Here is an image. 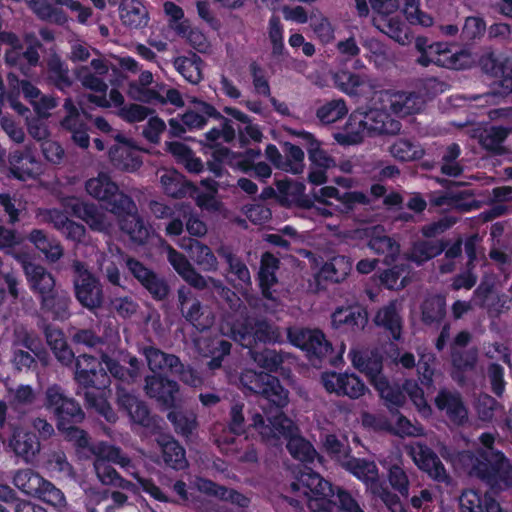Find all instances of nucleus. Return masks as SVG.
Here are the masks:
<instances>
[{"label":"nucleus","mask_w":512,"mask_h":512,"mask_svg":"<svg viewBox=\"0 0 512 512\" xmlns=\"http://www.w3.org/2000/svg\"><path fill=\"white\" fill-rule=\"evenodd\" d=\"M130 422L133 425H139L147 430L151 435H156L162 430L163 420L152 415L149 407L142 401H138L130 393Z\"/></svg>","instance_id":"nucleus-26"},{"label":"nucleus","mask_w":512,"mask_h":512,"mask_svg":"<svg viewBox=\"0 0 512 512\" xmlns=\"http://www.w3.org/2000/svg\"><path fill=\"white\" fill-rule=\"evenodd\" d=\"M195 110H188L181 116V121L188 129L203 128L207 118L220 119L223 115L210 103L194 98Z\"/></svg>","instance_id":"nucleus-30"},{"label":"nucleus","mask_w":512,"mask_h":512,"mask_svg":"<svg viewBox=\"0 0 512 512\" xmlns=\"http://www.w3.org/2000/svg\"><path fill=\"white\" fill-rule=\"evenodd\" d=\"M373 323L389 340H402L404 320L397 301L391 300L379 307L373 317Z\"/></svg>","instance_id":"nucleus-15"},{"label":"nucleus","mask_w":512,"mask_h":512,"mask_svg":"<svg viewBox=\"0 0 512 512\" xmlns=\"http://www.w3.org/2000/svg\"><path fill=\"white\" fill-rule=\"evenodd\" d=\"M240 383L246 395L253 394L262 412H249L253 427L264 439L288 440L298 433L297 426L286 416L283 409L289 402V392L280 380L267 372L246 369L240 375Z\"/></svg>","instance_id":"nucleus-1"},{"label":"nucleus","mask_w":512,"mask_h":512,"mask_svg":"<svg viewBox=\"0 0 512 512\" xmlns=\"http://www.w3.org/2000/svg\"><path fill=\"white\" fill-rule=\"evenodd\" d=\"M446 248V244L440 240H421L415 242L411 248L410 259L421 265L440 255Z\"/></svg>","instance_id":"nucleus-44"},{"label":"nucleus","mask_w":512,"mask_h":512,"mask_svg":"<svg viewBox=\"0 0 512 512\" xmlns=\"http://www.w3.org/2000/svg\"><path fill=\"white\" fill-rule=\"evenodd\" d=\"M85 402L88 408H93L109 423H115L117 414L111 407L110 403L104 396V391H90L86 389L84 392Z\"/></svg>","instance_id":"nucleus-54"},{"label":"nucleus","mask_w":512,"mask_h":512,"mask_svg":"<svg viewBox=\"0 0 512 512\" xmlns=\"http://www.w3.org/2000/svg\"><path fill=\"white\" fill-rule=\"evenodd\" d=\"M369 248L376 254L385 255V263L391 264L400 253V244L387 235L372 236L368 241Z\"/></svg>","instance_id":"nucleus-53"},{"label":"nucleus","mask_w":512,"mask_h":512,"mask_svg":"<svg viewBox=\"0 0 512 512\" xmlns=\"http://www.w3.org/2000/svg\"><path fill=\"white\" fill-rule=\"evenodd\" d=\"M482 449L471 457L470 475L487 484L491 489L512 487V464L503 452L495 450V438L491 433H482Z\"/></svg>","instance_id":"nucleus-4"},{"label":"nucleus","mask_w":512,"mask_h":512,"mask_svg":"<svg viewBox=\"0 0 512 512\" xmlns=\"http://www.w3.org/2000/svg\"><path fill=\"white\" fill-rule=\"evenodd\" d=\"M434 403L453 424L462 426L468 421V409L458 391L442 388L438 391Z\"/></svg>","instance_id":"nucleus-18"},{"label":"nucleus","mask_w":512,"mask_h":512,"mask_svg":"<svg viewBox=\"0 0 512 512\" xmlns=\"http://www.w3.org/2000/svg\"><path fill=\"white\" fill-rule=\"evenodd\" d=\"M446 316V298L435 294L426 297L421 304V320L425 325L440 324Z\"/></svg>","instance_id":"nucleus-39"},{"label":"nucleus","mask_w":512,"mask_h":512,"mask_svg":"<svg viewBox=\"0 0 512 512\" xmlns=\"http://www.w3.org/2000/svg\"><path fill=\"white\" fill-rule=\"evenodd\" d=\"M347 470L361 480L372 493L382 482L376 463L364 458H352L346 464Z\"/></svg>","instance_id":"nucleus-28"},{"label":"nucleus","mask_w":512,"mask_h":512,"mask_svg":"<svg viewBox=\"0 0 512 512\" xmlns=\"http://www.w3.org/2000/svg\"><path fill=\"white\" fill-rule=\"evenodd\" d=\"M10 445L17 455L25 458L35 456L40 450L38 438L31 432L14 433Z\"/></svg>","instance_id":"nucleus-50"},{"label":"nucleus","mask_w":512,"mask_h":512,"mask_svg":"<svg viewBox=\"0 0 512 512\" xmlns=\"http://www.w3.org/2000/svg\"><path fill=\"white\" fill-rule=\"evenodd\" d=\"M69 207L72 214L83 220L93 231L104 232L110 226L106 215L94 203L73 199Z\"/></svg>","instance_id":"nucleus-23"},{"label":"nucleus","mask_w":512,"mask_h":512,"mask_svg":"<svg viewBox=\"0 0 512 512\" xmlns=\"http://www.w3.org/2000/svg\"><path fill=\"white\" fill-rule=\"evenodd\" d=\"M144 355L149 369L152 372L168 371L180 364V358L174 354H167L162 350L149 346L144 349Z\"/></svg>","instance_id":"nucleus-45"},{"label":"nucleus","mask_w":512,"mask_h":512,"mask_svg":"<svg viewBox=\"0 0 512 512\" xmlns=\"http://www.w3.org/2000/svg\"><path fill=\"white\" fill-rule=\"evenodd\" d=\"M85 188L89 195L101 202L105 210L120 218V229L128 234V195L121 192L117 184L105 173L89 179Z\"/></svg>","instance_id":"nucleus-6"},{"label":"nucleus","mask_w":512,"mask_h":512,"mask_svg":"<svg viewBox=\"0 0 512 512\" xmlns=\"http://www.w3.org/2000/svg\"><path fill=\"white\" fill-rule=\"evenodd\" d=\"M44 478L31 468L19 469L13 476V484L28 496L36 498Z\"/></svg>","instance_id":"nucleus-43"},{"label":"nucleus","mask_w":512,"mask_h":512,"mask_svg":"<svg viewBox=\"0 0 512 512\" xmlns=\"http://www.w3.org/2000/svg\"><path fill=\"white\" fill-rule=\"evenodd\" d=\"M415 48L420 54L416 62L422 67H428L431 64L436 65V58L443 52L444 42H431L425 36H417Z\"/></svg>","instance_id":"nucleus-48"},{"label":"nucleus","mask_w":512,"mask_h":512,"mask_svg":"<svg viewBox=\"0 0 512 512\" xmlns=\"http://www.w3.org/2000/svg\"><path fill=\"white\" fill-rule=\"evenodd\" d=\"M424 103L423 97L415 92H396L390 96V110L400 117L419 113Z\"/></svg>","instance_id":"nucleus-33"},{"label":"nucleus","mask_w":512,"mask_h":512,"mask_svg":"<svg viewBox=\"0 0 512 512\" xmlns=\"http://www.w3.org/2000/svg\"><path fill=\"white\" fill-rule=\"evenodd\" d=\"M75 296L79 303L89 309L101 307L103 303L102 286L82 261L73 262Z\"/></svg>","instance_id":"nucleus-10"},{"label":"nucleus","mask_w":512,"mask_h":512,"mask_svg":"<svg viewBox=\"0 0 512 512\" xmlns=\"http://www.w3.org/2000/svg\"><path fill=\"white\" fill-rule=\"evenodd\" d=\"M23 271L30 290L37 295L39 301L42 296H47L57 289L54 276L42 265L31 261L24 262Z\"/></svg>","instance_id":"nucleus-20"},{"label":"nucleus","mask_w":512,"mask_h":512,"mask_svg":"<svg viewBox=\"0 0 512 512\" xmlns=\"http://www.w3.org/2000/svg\"><path fill=\"white\" fill-rule=\"evenodd\" d=\"M39 393L28 384L9 389V404L15 411H28L37 407Z\"/></svg>","instance_id":"nucleus-40"},{"label":"nucleus","mask_w":512,"mask_h":512,"mask_svg":"<svg viewBox=\"0 0 512 512\" xmlns=\"http://www.w3.org/2000/svg\"><path fill=\"white\" fill-rule=\"evenodd\" d=\"M286 448L295 460L303 463H312L317 454L314 446L298 433L287 440Z\"/></svg>","instance_id":"nucleus-49"},{"label":"nucleus","mask_w":512,"mask_h":512,"mask_svg":"<svg viewBox=\"0 0 512 512\" xmlns=\"http://www.w3.org/2000/svg\"><path fill=\"white\" fill-rule=\"evenodd\" d=\"M217 254L227 263L230 274L234 275L243 284H251V276L247 265L229 247L221 246L217 249Z\"/></svg>","instance_id":"nucleus-47"},{"label":"nucleus","mask_w":512,"mask_h":512,"mask_svg":"<svg viewBox=\"0 0 512 512\" xmlns=\"http://www.w3.org/2000/svg\"><path fill=\"white\" fill-rule=\"evenodd\" d=\"M443 52L436 58V66L447 69L463 70L469 67L470 54L464 50L453 52L447 43H444Z\"/></svg>","instance_id":"nucleus-51"},{"label":"nucleus","mask_w":512,"mask_h":512,"mask_svg":"<svg viewBox=\"0 0 512 512\" xmlns=\"http://www.w3.org/2000/svg\"><path fill=\"white\" fill-rule=\"evenodd\" d=\"M46 74L48 82L58 90L64 91L73 84L67 64L62 61L57 53H53L48 58Z\"/></svg>","instance_id":"nucleus-35"},{"label":"nucleus","mask_w":512,"mask_h":512,"mask_svg":"<svg viewBox=\"0 0 512 512\" xmlns=\"http://www.w3.org/2000/svg\"><path fill=\"white\" fill-rule=\"evenodd\" d=\"M406 271V265H394L391 268L381 271L378 275L380 284L389 290H399L405 287V278L402 277Z\"/></svg>","instance_id":"nucleus-62"},{"label":"nucleus","mask_w":512,"mask_h":512,"mask_svg":"<svg viewBox=\"0 0 512 512\" xmlns=\"http://www.w3.org/2000/svg\"><path fill=\"white\" fill-rule=\"evenodd\" d=\"M75 361V380L79 387L104 391L111 384V376L119 381L116 386L117 403L120 409L128 412V389L125 382L128 369L106 354L101 355L100 361L92 355L83 353Z\"/></svg>","instance_id":"nucleus-2"},{"label":"nucleus","mask_w":512,"mask_h":512,"mask_svg":"<svg viewBox=\"0 0 512 512\" xmlns=\"http://www.w3.org/2000/svg\"><path fill=\"white\" fill-rule=\"evenodd\" d=\"M301 487L308 508L314 512H364L350 492L332 485L312 469L302 472L291 484L293 491Z\"/></svg>","instance_id":"nucleus-3"},{"label":"nucleus","mask_w":512,"mask_h":512,"mask_svg":"<svg viewBox=\"0 0 512 512\" xmlns=\"http://www.w3.org/2000/svg\"><path fill=\"white\" fill-rule=\"evenodd\" d=\"M145 392L150 398H154L162 409H170L175 407L179 385L166 376L154 374L145 378Z\"/></svg>","instance_id":"nucleus-16"},{"label":"nucleus","mask_w":512,"mask_h":512,"mask_svg":"<svg viewBox=\"0 0 512 512\" xmlns=\"http://www.w3.org/2000/svg\"><path fill=\"white\" fill-rule=\"evenodd\" d=\"M351 271L349 257L336 255L322 266L320 273L324 279L334 283H340L346 279Z\"/></svg>","instance_id":"nucleus-42"},{"label":"nucleus","mask_w":512,"mask_h":512,"mask_svg":"<svg viewBox=\"0 0 512 512\" xmlns=\"http://www.w3.org/2000/svg\"><path fill=\"white\" fill-rule=\"evenodd\" d=\"M40 310L53 320L64 321L71 316L70 305L72 299L70 293L63 289H56L47 296H42L39 301Z\"/></svg>","instance_id":"nucleus-21"},{"label":"nucleus","mask_w":512,"mask_h":512,"mask_svg":"<svg viewBox=\"0 0 512 512\" xmlns=\"http://www.w3.org/2000/svg\"><path fill=\"white\" fill-rule=\"evenodd\" d=\"M28 240L45 256L50 262L58 261L63 255V247L55 238H49L41 229H33Z\"/></svg>","instance_id":"nucleus-37"},{"label":"nucleus","mask_w":512,"mask_h":512,"mask_svg":"<svg viewBox=\"0 0 512 512\" xmlns=\"http://www.w3.org/2000/svg\"><path fill=\"white\" fill-rule=\"evenodd\" d=\"M268 37L271 43V54L274 58H279L285 53L284 45V27L279 16L271 15L268 22Z\"/></svg>","instance_id":"nucleus-56"},{"label":"nucleus","mask_w":512,"mask_h":512,"mask_svg":"<svg viewBox=\"0 0 512 512\" xmlns=\"http://www.w3.org/2000/svg\"><path fill=\"white\" fill-rule=\"evenodd\" d=\"M352 363L357 370L366 375L372 386L386 377L383 374V358L376 352H371L370 355L355 354Z\"/></svg>","instance_id":"nucleus-34"},{"label":"nucleus","mask_w":512,"mask_h":512,"mask_svg":"<svg viewBox=\"0 0 512 512\" xmlns=\"http://www.w3.org/2000/svg\"><path fill=\"white\" fill-rule=\"evenodd\" d=\"M179 309L185 319L197 330L204 331L210 325L203 319V307L199 300L188 296L184 289L178 290Z\"/></svg>","instance_id":"nucleus-32"},{"label":"nucleus","mask_w":512,"mask_h":512,"mask_svg":"<svg viewBox=\"0 0 512 512\" xmlns=\"http://www.w3.org/2000/svg\"><path fill=\"white\" fill-rule=\"evenodd\" d=\"M279 267L280 260L276 256L270 252L262 254L257 279L262 296L267 300H273L272 287L278 282Z\"/></svg>","instance_id":"nucleus-25"},{"label":"nucleus","mask_w":512,"mask_h":512,"mask_svg":"<svg viewBox=\"0 0 512 512\" xmlns=\"http://www.w3.org/2000/svg\"><path fill=\"white\" fill-rule=\"evenodd\" d=\"M91 452L94 455L95 473L102 484L128 488V481L114 468V464L123 468L128 466V458L121 456L120 448L102 441L94 444Z\"/></svg>","instance_id":"nucleus-8"},{"label":"nucleus","mask_w":512,"mask_h":512,"mask_svg":"<svg viewBox=\"0 0 512 512\" xmlns=\"http://www.w3.org/2000/svg\"><path fill=\"white\" fill-rule=\"evenodd\" d=\"M251 357L257 365L268 372H276L281 367L284 358L274 349L264 348L261 351L249 350Z\"/></svg>","instance_id":"nucleus-57"},{"label":"nucleus","mask_w":512,"mask_h":512,"mask_svg":"<svg viewBox=\"0 0 512 512\" xmlns=\"http://www.w3.org/2000/svg\"><path fill=\"white\" fill-rule=\"evenodd\" d=\"M464 185L462 182L450 181V186L446 192H434L429 202L431 206L457 209L463 212H470L478 208L477 201L473 198L474 193L469 190L453 191L452 187H460Z\"/></svg>","instance_id":"nucleus-17"},{"label":"nucleus","mask_w":512,"mask_h":512,"mask_svg":"<svg viewBox=\"0 0 512 512\" xmlns=\"http://www.w3.org/2000/svg\"><path fill=\"white\" fill-rule=\"evenodd\" d=\"M130 274L140 283L143 289L156 301H166L171 293L167 279L148 268L139 260L130 257Z\"/></svg>","instance_id":"nucleus-12"},{"label":"nucleus","mask_w":512,"mask_h":512,"mask_svg":"<svg viewBox=\"0 0 512 512\" xmlns=\"http://www.w3.org/2000/svg\"><path fill=\"white\" fill-rule=\"evenodd\" d=\"M23 39L26 44V49L24 51L22 50L21 56L27 62L26 70L28 73L31 68L39 66V51L43 49V44L41 43L39 38L32 32L26 33Z\"/></svg>","instance_id":"nucleus-63"},{"label":"nucleus","mask_w":512,"mask_h":512,"mask_svg":"<svg viewBox=\"0 0 512 512\" xmlns=\"http://www.w3.org/2000/svg\"><path fill=\"white\" fill-rule=\"evenodd\" d=\"M379 396L384 400L390 412L398 411L406 402V396L398 384H391L387 377L379 380L374 386Z\"/></svg>","instance_id":"nucleus-41"},{"label":"nucleus","mask_w":512,"mask_h":512,"mask_svg":"<svg viewBox=\"0 0 512 512\" xmlns=\"http://www.w3.org/2000/svg\"><path fill=\"white\" fill-rule=\"evenodd\" d=\"M347 113L346 102L343 99H333L320 106L316 116L323 124H332L343 119Z\"/></svg>","instance_id":"nucleus-55"},{"label":"nucleus","mask_w":512,"mask_h":512,"mask_svg":"<svg viewBox=\"0 0 512 512\" xmlns=\"http://www.w3.org/2000/svg\"><path fill=\"white\" fill-rule=\"evenodd\" d=\"M167 418L172 423L176 433L184 437H189L197 427L196 417L180 410H171L167 414Z\"/></svg>","instance_id":"nucleus-59"},{"label":"nucleus","mask_w":512,"mask_h":512,"mask_svg":"<svg viewBox=\"0 0 512 512\" xmlns=\"http://www.w3.org/2000/svg\"><path fill=\"white\" fill-rule=\"evenodd\" d=\"M403 13L411 25L430 27L433 17L420 9V0H404Z\"/></svg>","instance_id":"nucleus-61"},{"label":"nucleus","mask_w":512,"mask_h":512,"mask_svg":"<svg viewBox=\"0 0 512 512\" xmlns=\"http://www.w3.org/2000/svg\"><path fill=\"white\" fill-rule=\"evenodd\" d=\"M43 405L54 414L58 430L68 440L75 441L81 448L88 447L87 433L77 427L85 418V413L74 398L68 397L61 386L54 384L47 387Z\"/></svg>","instance_id":"nucleus-5"},{"label":"nucleus","mask_w":512,"mask_h":512,"mask_svg":"<svg viewBox=\"0 0 512 512\" xmlns=\"http://www.w3.org/2000/svg\"><path fill=\"white\" fill-rule=\"evenodd\" d=\"M486 32V23L483 18L469 16L465 19L460 38L466 45L481 39Z\"/></svg>","instance_id":"nucleus-58"},{"label":"nucleus","mask_w":512,"mask_h":512,"mask_svg":"<svg viewBox=\"0 0 512 512\" xmlns=\"http://www.w3.org/2000/svg\"><path fill=\"white\" fill-rule=\"evenodd\" d=\"M229 335L235 342L249 350L258 343H283L280 328L265 318L237 320L230 326Z\"/></svg>","instance_id":"nucleus-7"},{"label":"nucleus","mask_w":512,"mask_h":512,"mask_svg":"<svg viewBox=\"0 0 512 512\" xmlns=\"http://www.w3.org/2000/svg\"><path fill=\"white\" fill-rule=\"evenodd\" d=\"M417 467L431 479L440 483H449L450 477L438 455L426 444L418 443L409 451Z\"/></svg>","instance_id":"nucleus-14"},{"label":"nucleus","mask_w":512,"mask_h":512,"mask_svg":"<svg viewBox=\"0 0 512 512\" xmlns=\"http://www.w3.org/2000/svg\"><path fill=\"white\" fill-rule=\"evenodd\" d=\"M369 322L367 307L360 303L341 305L331 314V326L340 333L358 335Z\"/></svg>","instance_id":"nucleus-11"},{"label":"nucleus","mask_w":512,"mask_h":512,"mask_svg":"<svg viewBox=\"0 0 512 512\" xmlns=\"http://www.w3.org/2000/svg\"><path fill=\"white\" fill-rule=\"evenodd\" d=\"M164 193L175 199H182L186 196L193 197L198 187L187 180L184 175L177 171H169L160 178Z\"/></svg>","instance_id":"nucleus-27"},{"label":"nucleus","mask_w":512,"mask_h":512,"mask_svg":"<svg viewBox=\"0 0 512 512\" xmlns=\"http://www.w3.org/2000/svg\"><path fill=\"white\" fill-rule=\"evenodd\" d=\"M275 186L281 197L303 209L314 207V200L305 194V185L302 182L288 178L275 181Z\"/></svg>","instance_id":"nucleus-29"},{"label":"nucleus","mask_w":512,"mask_h":512,"mask_svg":"<svg viewBox=\"0 0 512 512\" xmlns=\"http://www.w3.org/2000/svg\"><path fill=\"white\" fill-rule=\"evenodd\" d=\"M203 59L196 53L189 56H179L174 60V67L191 84H198L203 79Z\"/></svg>","instance_id":"nucleus-36"},{"label":"nucleus","mask_w":512,"mask_h":512,"mask_svg":"<svg viewBox=\"0 0 512 512\" xmlns=\"http://www.w3.org/2000/svg\"><path fill=\"white\" fill-rule=\"evenodd\" d=\"M361 124L369 133L375 135L397 134L402 128L400 121L392 118L390 114L382 109L367 111Z\"/></svg>","instance_id":"nucleus-22"},{"label":"nucleus","mask_w":512,"mask_h":512,"mask_svg":"<svg viewBox=\"0 0 512 512\" xmlns=\"http://www.w3.org/2000/svg\"><path fill=\"white\" fill-rule=\"evenodd\" d=\"M286 335L288 342L304 351L310 361L322 360L333 351L332 344L327 340L324 332L318 328L289 326L286 329Z\"/></svg>","instance_id":"nucleus-9"},{"label":"nucleus","mask_w":512,"mask_h":512,"mask_svg":"<svg viewBox=\"0 0 512 512\" xmlns=\"http://www.w3.org/2000/svg\"><path fill=\"white\" fill-rule=\"evenodd\" d=\"M459 506L461 512H503L494 498L474 489H466L461 493Z\"/></svg>","instance_id":"nucleus-24"},{"label":"nucleus","mask_w":512,"mask_h":512,"mask_svg":"<svg viewBox=\"0 0 512 512\" xmlns=\"http://www.w3.org/2000/svg\"><path fill=\"white\" fill-rule=\"evenodd\" d=\"M295 135L301 139V143L306 147L309 160L318 167L327 168L328 157L315 136L305 130L295 132Z\"/></svg>","instance_id":"nucleus-52"},{"label":"nucleus","mask_w":512,"mask_h":512,"mask_svg":"<svg viewBox=\"0 0 512 512\" xmlns=\"http://www.w3.org/2000/svg\"><path fill=\"white\" fill-rule=\"evenodd\" d=\"M155 441L160 448L164 465L173 470H184L188 467L184 447L169 433L162 430L155 435Z\"/></svg>","instance_id":"nucleus-19"},{"label":"nucleus","mask_w":512,"mask_h":512,"mask_svg":"<svg viewBox=\"0 0 512 512\" xmlns=\"http://www.w3.org/2000/svg\"><path fill=\"white\" fill-rule=\"evenodd\" d=\"M13 348H21L23 350L30 351L42 362L46 361L48 356L40 337L36 333L27 330L16 334L13 342Z\"/></svg>","instance_id":"nucleus-46"},{"label":"nucleus","mask_w":512,"mask_h":512,"mask_svg":"<svg viewBox=\"0 0 512 512\" xmlns=\"http://www.w3.org/2000/svg\"><path fill=\"white\" fill-rule=\"evenodd\" d=\"M210 360L207 362V367L214 371L222 367L225 356L231 352L232 344L229 340L216 338L208 345Z\"/></svg>","instance_id":"nucleus-60"},{"label":"nucleus","mask_w":512,"mask_h":512,"mask_svg":"<svg viewBox=\"0 0 512 512\" xmlns=\"http://www.w3.org/2000/svg\"><path fill=\"white\" fill-rule=\"evenodd\" d=\"M391 155L401 162L417 161L423 158L425 150L416 140L397 138L390 146Z\"/></svg>","instance_id":"nucleus-38"},{"label":"nucleus","mask_w":512,"mask_h":512,"mask_svg":"<svg viewBox=\"0 0 512 512\" xmlns=\"http://www.w3.org/2000/svg\"><path fill=\"white\" fill-rule=\"evenodd\" d=\"M374 21H378L380 31L401 45L410 44L414 38L411 29L398 15L390 14L381 19L375 18Z\"/></svg>","instance_id":"nucleus-31"},{"label":"nucleus","mask_w":512,"mask_h":512,"mask_svg":"<svg viewBox=\"0 0 512 512\" xmlns=\"http://www.w3.org/2000/svg\"><path fill=\"white\" fill-rule=\"evenodd\" d=\"M321 382L327 392L351 399H358L367 391L365 383L355 373L324 372L321 375Z\"/></svg>","instance_id":"nucleus-13"},{"label":"nucleus","mask_w":512,"mask_h":512,"mask_svg":"<svg viewBox=\"0 0 512 512\" xmlns=\"http://www.w3.org/2000/svg\"><path fill=\"white\" fill-rule=\"evenodd\" d=\"M335 82L342 92L351 96L358 95L359 88L364 85L361 75L345 70L336 73Z\"/></svg>","instance_id":"nucleus-64"}]
</instances>
